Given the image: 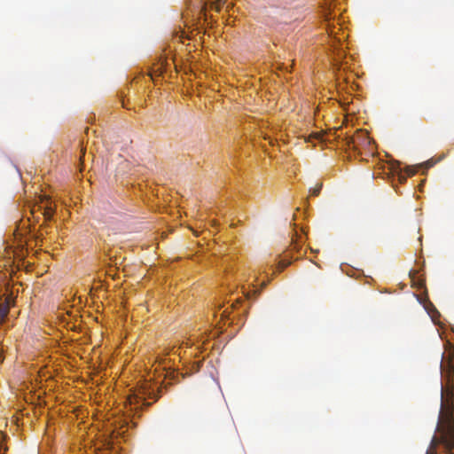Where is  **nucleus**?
<instances>
[{"label": "nucleus", "mask_w": 454, "mask_h": 454, "mask_svg": "<svg viewBox=\"0 0 454 454\" xmlns=\"http://www.w3.org/2000/svg\"><path fill=\"white\" fill-rule=\"evenodd\" d=\"M454 353L448 356L442 354L441 370V407L435 433L426 454H437L436 449L442 444L447 454H454Z\"/></svg>", "instance_id": "f257e3e1"}, {"label": "nucleus", "mask_w": 454, "mask_h": 454, "mask_svg": "<svg viewBox=\"0 0 454 454\" xmlns=\"http://www.w3.org/2000/svg\"><path fill=\"white\" fill-rule=\"evenodd\" d=\"M161 386L145 381L138 385L127 397V403L131 411H137L143 406L149 407L159 400L161 395Z\"/></svg>", "instance_id": "f03ea898"}, {"label": "nucleus", "mask_w": 454, "mask_h": 454, "mask_svg": "<svg viewBox=\"0 0 454 454\" xmlns=\"http://www.w3.org/2000/svg\"><path fill=\"white\" fill-rule=\"evenodd\" d=\"M434 162L432 160H427L422 164L417 165V166H408L403 170L400 168L397 169H395V172L396 173L397 179L399 183L403 184L406 181L407 176H414L419 169L423 168V172L425 170L428 169L429 168L433 167Z\"/></svg>", "instance_id": "7ed1b4c3"}, {"label": "nucleus", "mask_w": 454, "mask_h": 454, "mask_svg": "<svg viewBox=\"0 0 454 454\" xmlns=\"http://www.w3.org/2000/svg\"><path fill=\"white\" fill-rule=\"evenodd\" d=\"M301 235L298 234L296 231L295 236L292 238V243L289 247L291 253H298L301 255H305L307 254V247H304L301 244Z\"/></svg>", "instance_id": "20e7f679"}, {"label": "nucleus", "mask_w": 454, "mask_h": 454, "mask_svg": "<svg viewBox=\"0 0 454 454\" xmlns=\"http://www.w3.org/2000/svg\"><path fill=\"white\" fill-rule=\"evenodd\" d=\"M9 313V306L6 302L0 304V325H2Z\"/></svg>", "instance_id": "39448f33"}, {"label": "nucleus", "mask_w": 454, "mask_h": 454, "mask_svg": "<svg viewBox=\"0 0 454 454\" xmlns=\"http://www.w3.org/2000/svg\"><path fill=\"white\" fill-rule=\"evenodd\" d=\"M54 214V209L51 206H46L43 211V217L45 221H50Z\"/></svg>", "instance_id": "423d86ee"}, {"label": "nucleus", "mask_w": 454, "mask_h": 454, "mask_svg": "<svg viewBox=\"0 0 454 454\" xmlns=\"http://www.w3.org/2000/svg\"><path fill=\"white\" fill-rule=\"evenodd\" d=\"M290 264H291V261H289L287 259H282V260L278 261V262L277 270L278 272H280V271L284 270V269H286Z\"/></svg>", "instance_id": "0eeeda50"}, {"label": "nucleus", "mask_w": 454, "mask_h": 454, "mask_svg": "<svg viewBox=\"0 0 454 454\" xmlns=\"http://www.w3.org/2000/svg\"><path fill=\"white\" fill-rule=\"evenodd\" d=\"M322 186V184H317L315 187L310 189L311 194L314 196H317L321 192Z\"/></svg>", "instance_id": "6e6552de"}, {"label": "nucleus", "mask_w": 454, "mask_h": 454, "mask_svg": "<svg viewBox=\"0 0 454 454\" xmlns=\"http://www.w3.org/2000/svg\"><path fill=\"white\" fill-rule=\"evenodd\" d=\"M310 249V252L313 253V254H318L319 253V250L317 249H313L312 247H309Z\"/></svg>", "instance_id": "1a4fd4ad"}, {"label": "nucleus", "mask_w": 454, "mask_h": 454, "mask_svg": "<svg viewBox=\"0 0 454 454\" xmlns=\"http://www.w3.org/2000/svg\"><path fill=\"white\" fill-rule=\"evenodd\" d=\"M85 155V151L82 149V154L80 156V160H82V157Z\"/></svg>", "instance_id": "9d476101"}, {"label": "nucleus", "mask_w": 454, "mask_h": 454, "mask_svg": "<svg viewBox=\"0 0 454 454\" xmlns=\"http://www.w3.org/2000/svg\"><path fill=\"white\" fill-rule=\"evenodd\" d=\"M222 317H228V315H227V311H226V310H223V314H222Z\"/></svg>", "instance_id": "9b49d317"}]
</instances>
